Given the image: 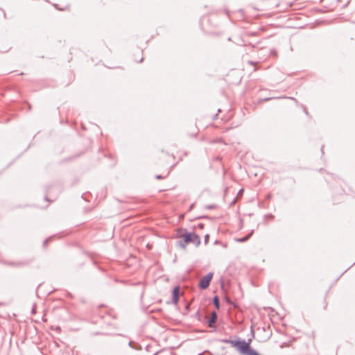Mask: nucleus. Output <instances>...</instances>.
Masks as SVG:
<instances>
[{
    "instance_id": "7ed1b4c3",
    "label": "nucleus",
    "mask_w": 355,
    "mask_h": 355,
    "mask_svg": "<svg viewBox=\"0 0 355 355\" xmlns=\"http://www.w3.org/2000/svg\"><path fill=\"white\" fill-rule=\"evenodd\" d=\"M213 272H209L207 275L204 276L199 282V287L201 289H206L209 287L210 282L213 277Z\"/></svg>"
},
{
    "instance_id": "9b49d317",
    "label": "nucleus",
    "mask_w": 355,
    "mask_h": 355,
    "mask_svg": "<svg viewBox=\"0 0 355 355\" xmlns=\"http://www.w3.org/2000/svg\"><path fill=\"white\" fill-rule=\"evenodd\" d=\"M156 178H157V179H160V178H162V177H161L160 175H157Z\"/></svg>"
},
{
    "instance_id": "0eeeda50",
    "label": "nucleus",
    "mask_w": 355,
    "mask_h": 355,
    "mask_svg": "<svg viewBox=\"0 0 355 355\" xmlns=\"http://www.w3.org/2000/svg\"><path fill=\"white\" fill-rule=\"evenodd\" d=\"M252 233H253V231H252L248 235H247L245 237H243V238H241V239H237L236 241L240 242V243L245 242L252 236Z\"/></svg>"
},
{
    "instance_id": "f257e3e1",
    "label": "nucleus",
    "mask_w": 355,
    "mask_h": 355,
    "mask_svg": "<svg viewBox=\"0 0 355 355\" xmlns=\"http://www.w3.org/2000/svg\"><path fill=\"white\" fill-rule=\"evenodd\" d=\"M236 349L241 355H260L250 347V343H247L244 340H240Z\"/></svg>"
},
{
    "instance_id": "ddd939ff",
    "label": "nucleus",
    "mask_w": 355,
    "mask_h": 355,
    "mask_svg": "<svg viewBox=\"0 0 355 355\" xmlns=\"http://www.w3.org/2000/svg\"><path fill=\"white\" fill-rule=\"evenodd\" d=\"M270 335L268 336H267V338H266V340H268V339H269V338H270Z\"/></svg>"
},
{
    "instance_id": "9d476101",
    "label": "nucleus",
    "mask_w": 355,
    "mask_h": 355,
    "mask_svg": "<svg viewBox=\"0 0 355 355\" xmlns=\"http://www.w3.org/2000/svg\"><path fill=\"white\" fill-rule=\"evenodd\" d=\"M179 245L180 246H181L182 248H185V245L184 243H182L181 241L179 242Z\"/></svg>"
},
{
    "instance_id": "6e6552de",
    "label": "nucleus",
    "mask_w": 355,
    "mask_h": 355,
    "mask_svg": "<svg viewBox=\"0 0 355 355\" xmlns=\"http://www.w3.org/2000/svg\"><path fill=\"white\" fill-rule=\"evenodd\" d=\"M213 301H214V304L215 306L216 307V309H219L220 302H219V299H218V296H215L214 297Z\"/></svg>"
},
{
    "instance_id": "39448f33",
    "label": "nucleus",
    "mask_w": 355,
    "mask_h": 355,
    "mask_svg": "<svg viewBox=\"0 0 355 355\" xmlns=\"http://www.w3.org/2000/svg\"><path fill=\"white\" fill-rule=\"evenodd\" d=\"M222 342L223 343L230 344V345H231L232 347H234L236 349H237V347L239 345L240 340H230V339H223V340H222Z\"/></svg>"
},
{
    "instance_id": "423d86ee",
    "label": "nucleus",
    "mask_w": 355,
    "mask_h": 355,
    "mask_svg": "<svg viewBox=\"0 0 355 355\" xmlns=\"http://www.w3.org/2000/svg\"><path fill=\"white\" fill-rule=\"evenodd\" d=\"M216 318H217V314H216V311H212L211 312V318L207 322L208 326L209 327H213V325L215 324V322L216 321Z\"/></svg>"
},
{
    "instance_id": "20e7f679",
    "label": "nucleus",
    "mask_w": 355,
    "mask_h": 355,
    "mask_svg": "<svg viewBox=\"0 0 355 355\" xmlns=\"http://www.w3.org/2000/svg\"><path fill=\"white\" fill-rule=\"evenodd\" d=\"M180 289L178 287H175L173 290L172 293V301L173 303L177 304L179 300Z\"/></svg>"
},
{
    "instance_id": "1a4fd4ad",
    "label": "nucleus",
    "mask_w": 355,
    "mask_h": 355,
    "mask_svg": "<svg viewBox=\"0 0 355 355\" xmlns=\"http://www.w3.org/2000/svg\"><path fill=\"white\" fill-rule=\"evenodd\" d=\"M209 234H206L205 236V244H207V243L209 241Z\"/></svg>"
},
{
    "instance_id": "f03ea898",
    "label": "nucleus",
    "mask_w": 355,
    "mask_h": 355,
    "mask_svg": "<svg viewBox=\"0 0 355 355\" xmlns=\"http://www.w3.org/2000/svg\"><path fill=\"white\" fill-rule=\"evenodd\" d=\"M183 238L184 241L186 243H193L196 246H198L200 244V238L195 233H187L183 235Z\"/></svg>"
},
{
    "instance_id": "f8f14e48",
    "label": "nucleus",
    "mask_w": 355,
    "mask_h": 355,
    "mask_svg": "<svg viewBox=\"0 0 355 355\" xmlns=\"http://www.w3.org/2000/svg\"><path fill=\"white\" fill-rule=\"evenodd\" d=\"M213 207H214V206H212V205L208 207L209 209H212Z\"/></svg>"
}]
</instances>
